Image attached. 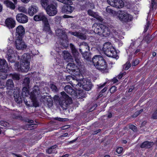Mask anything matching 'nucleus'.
Here are the masks:
<instances>
[{
    "label": "nucleus",
    "instance_id": "obj_48",
    "mask_svg": "<svg viewBox=\"0 0 157 157\" xmlns=\"http://www.w3.org/2000/svg\"><path fill=\"white\" fill-rule=\"evenodd\" d=\"M18 10L19 11L23 13H26L27 10L25 8L22 6H19L18 7Z\"/></svg>",
    "mask_w": 157,
    "mask_h": 157
},
{
    "label": "nucleus",
    "instance_id": "obj_53",
    "mask_svg": "<svg viewBox=\"0 0 157 157\" xmlns=\"http://www.w3.org/2000/svg\"><path fill=\"white\" fill-rule=\"evenodd\" d=\"M139 63V60L138 59H135L133 60L132 63V66H135L137 65Z\"/></svg>",
    "mask_w": 157,
    "mask_h": 157
},
{
    "label": "nucleus",
    "instance_id": "obj_24",
    "mask_svg": "<svg viewBox=\"0 0 157 157\" xmlns=\"http://www.w3.org/2000/svg\"><path fill=\"white\" fill-rule=\"evenodd\" d=\"M88 13L89 15L95 18L97 20L100 21H102V19L101 17L98 15L97 13L93 12L91 10H88Z\"/></svg>",
    "mask_w": 157,
    "mask_h": 157
},
{
    "label": "nucleus",
    "instance_id": "obj_56",
    "mask_svg": "<svg viewBox=\"0 0 157 157\" xmlns=\"http://www.w3.org/2000/svg\"><path fill=\"white\" fill-rule=\"evenodd\" d=\"M129 128L132 130L134 132L136 131L137 130L136 127L133 125H130L129 126Z\"/></svg>",
    "mask_w": 157,
    "mask_h": 157
},
{
    "label": "nucleus",
    "instance_id": "obj_19",
    "mask_svg": "<svg viewBox=\"0 0 157 157\" xmlns=\"http://www.w3.org/2000/svg\"><path fill=\"white\" fill-rule=\"evenodd\" d=\"M105 54L107 56L113 58H116L117 56V53L113 47L109 50H106Z\"/></svg>",
    "mask_w": 157,
    "mask_h": 157
},
{
    "label": "nucleus",
    "instance_id": "obj_39",
    "mask_svg": "<svg viewBox=\"0 0 157 157\" xmlns=\"http://www.w3.org/2000/svg\"><path fill=\"white\" fill-rule=\"evenodd\" d=\"M81 54L83 57L86 60H89L91 58V57H90L91 54L89 52H83Z\"/></svg>",
    "mask_w": 157,
    "mask_h": 157
},
{
    "label": "nucleus",
    "instance_id": "obj_31",
    "mask_svg": "<svg viewBox=\"0 0 157 157\" xmlns=\"http://www.w3.org/2000/svg\"><path fill=\"white\" fill-rule=\"evenodd\" d=\"M154 144L153 142H149L147 141L142 143L140 145L141 148L146 147L150 148L152 145Z\"/></svg>",
    "mask_w": 157,
    "mask_h": 157
},
{
    "label": "nucleus",
    "instance_id": "obj_1",
    "mask_svg": "<svg viewBox=\"0 0 157 157\" xmlns=\"http://www.w3.org/2000/svg\"><path fill=\"white\" fill-rule=\"evenodd\" d=\"M30 56L29 54H24L21 57V64L19 62L16 63L14 64L15 68L18 71L27 72L29 69V62Z\"/></svg>",
    "mask_w": 157,
    "mask_h": 157
},
{
    "label": "nucleus",
    "instance_id": "obj_49",
    "mask_svg": "<svg viewBox=\"0 0 157 157\" xmlns=\"http://www.w3.org/2000/svg\"><path fill=\"white\" fill-rule=\"evenodd\" d=\"M0 125L4 127H7L9 126V124L4 121H1L0 122Z\"/></svg>",
    "mask_w": 157,
    "mask_h": 157
},
{
    "label": "nucleus",
    "instance_id": "obj_26",
    "mask_svg": "<svg viewBox=\"0 0 157 157\" xmlns=\"http://www.w3.org/2000/svg\"><path fill=\"white\" fill-rule=\"evenodd\" d=\"M0 68L1 69H5V71H9V68L8 67L7 63L4 59L0 60Z\"/></svg>",
    "mask_w": 157,
    "mask_h": 157
},
{
    "label": "nucleus",
    "instance_id": "obj_62",
    "mask_svg": "<svg viewBox=\"0 0 157 157\" xmlns=\"http://www.w3.org/2000/svg\"><path fill=\"white\" fill-rule=\"evenodd\" d=\"M60 19V17H59L57 16L55 18V21L57 23H58L59 22Z\"/></svg>",
    "mask_w": 157,
    "mask_h": 157
},
{
    "label": "nucleus",
    "instance_id": "obj_52",
    "mask_svg": "<svg viewBox=\"0 0 157 157\" xmlns=\"http://www.w3.org/2000/svg\"><path fill=\"white\" fill-rule=\"evenodd\" d=\"M117 90V87L115 86H112L110 89L111 93H113L115 92Z\"/></svg>",
    "mask_w": 157,
    "mask_h": 157
},
{
    "label": "nucleus",
    "instance_id": "obj_11",
    "mask_svg": "<svg viewBox=\"0 0 157 157\" xmlns=\"http://www.w3.org/2000/svg\"><path fill=\"white\" fill-rule=\"evenodd\" d=\"M45 8L47 13L50 16H55L57 13L56 7L53 4L48 6Z\"/></svg>",
    "mask_w": 157,
    "mask_h": 157
},
{
    "label": "nucleus",
    "instance_id": "obj_29",
    "mask_svg": "<svg viewBox=\"0 0 157 157\" xmlns=\"http://www.w3.org/2000/svg\"><path fill=\"white\" fill-rule=\"evenodd\" d=\"M75 77H72V76H71L70 75H68L66 77V80L67 81H69L70 80H72L73 81V82H72V81H71V84L72 85V82H73V84H75V80H76V83H78V82H79V79L78 78V76H76L75 75Z\"/></svg>",
    "mask_w": 157,
    "mask_h": 157
},
{
    "label": "nucleus",
    "instance_id": "obj_28",
    "mask_svg": "<svg viewBox=\"0 0 157 157\" xmlns=\"http://www.w3.org/2000/svg\"><path fill=\"white\" fill-rule=\"evenodd\" d=\"M43 99L44 100L43 101L46 103L48 107H51L52 106L53 101L51 98H50L49 97H44Z\"/></svg>",
    "mask_w": 157,
    "mask_h": 157
},
{
    "label": "nucleus",
    "instance_id": "obj_32",
    "mask_svg": "<svg viewBox=\"0 0 157 157\" xmlns=\"http://www.w3.org/2000/svg\"><path fill=\"white\" fill-rule=\"evenodd\" d=\"M4 4L7 7L12 10H14L15 8V6L14 4L10 1L5 0L4 1Z\"/></svg>",
    "mask_w": 157,
    "mask_h": 157
},
{
    "label": "nucleus",
    "instance_id": "obj_38",
    "mask_svg": "<svg viewBox=\"0 0 157 157\" xmlns=\"http://www.w3.org/2000/svg\"><path fill=\"white\" fill-rule=\"evenodd\" d=\"M28 122L29 123L32 124H29L26 125L28 127V129L30 130L34 129L35 128L34 125L36 126V124L34 125V124H33L34 123V121L33 120H29Z\"/></svg>",
    "mask_w": 157,
    "mask_h": 157
},
{
    "label": "nucleus",
    "instance_id": "obj_3",
    "mask_svg": "<svg viewBox=\"0 0 157 157\" xmlns=\"http://www.w3.org/2000/svg\"><path fill=\"white\" fill-rule=\"evenodd\" d=\"M61 96L60 97L57 95L55 96L54 99L55 101H58L59 105L63 109H67L68 105L72 103V100L64 91L61 92Z\"/></svg>",
    "mask_w": 157,
    "mask_h": 157
},
{
    "label": "nucleus",
    "instance_id": "obj_6",
    "mask_svg": "<svg viewBox=\"0 0 157 157\" xmlns=\"http://www.w3.org/2000/svg\"><path fill=\"white\" fill-rule=\"evenodd\" d=\"M117 18L122 22L130 21L132 19L131 15L121 10L117 12Z\"/></svg>",
    "mask_w": 157,
    "mask_h": 157
},
{
    "label": "nucleus",
    "instance_id": "obj_30",
    "mask_svg": "<svg viewBox=\"0 0 157 157\" xmlns=\"http://www.w3.org/2000/svg\"><path fill=\"white\" fill-rule=\"evenodd\" d=\"M113 47L111 43L107 42L104 44L102 49L105 53L106 52V50H109L112 48Z\"/></svg>",
    "mask_w": 157,
    "mask_h": 157
},
{
    "label": "nucleus",
    "instance_id": "obj_2",
    "mask_svg": "<svg viewBox=\"0 0 157 157\" xmlns=\"http://www.w3.org/2000/svg\"><path fill=\"white\" fill-rule=\"evenodd\" d=\"M92 61L94 66L97 69L103 73L107 72L106 63L101 56L95 55L92 58Z\"/></svg>",
    "mask_w": 157,
    "mask_h": 157
},
{
    "label": "nucleus",
    "instance_id": "obj_63",
    "mask_svg": "<svg viewBox=\"0 0 157 157\" xmlns=\"http://www.w3.org/2000/svg\"><path fill=\"white\" fill-rule=\"evenodd\" d=\"M149 24H150V22H148L147 23V25L146 26V28H145V30H144V31L145 32H146L147 31L148 29V27H149Z\"/></svg>",
    "mask_w": 157,
    "mask_h": 157
},
{
    "label": "nucleus",
    "instance_id": "obj_36",
    "mask_svg": "<svg viewBox=\"0 0 157 157\" xmlns=\"http://www.w3.org/2000/svg\"><path fill=\"white\" fill-rule=\"evenodd\" d=\"M70 47L71 49L72 53H73L74 56H78V51L75 48V46L74 45L72 44H70Z\"/></svg>",
    "mask_w": 157,
    "mask_h": 157
},
{
    "label": "nucleus",
    "instance_id": "obj_33",
    "mask_svg": "<svg viewBox=\"0 0 157 157\" xmlns=\"http://www.w3.org/2000/svg\"><path fill=\"white\" fill-rule=\"evenodd\" d=\"M63 57L66 61L68 62L72 61V59L71 58V56L70 53L67 51H65L63 52Z\"/></svg>",
    "mask_w": 157,
    "mask_h": 157
},
{
    "label": "nucleus",
    "instance_id": "obj_61",
    "mask_svg": "<svg viewBox=\"0 0 157 157\" xmlns=\"http://www.w3.org/2000/svg\"><path fill=\"white\" fill-rule=\"evenodd\" d=\"M9 42L10 43H12L13 42V37L10 36V37H9L8 39Z\"/></svg>",
    "mask_w": 157,
    "mask_h": 157
},
{
    "label": "nucleus",
    "instance_id": "obj_43",
    "mask_svg": "<svg viewBox=\"0 0 157 157\" xmlns=\"http://www.w3.org/2000/svg\"><path fill=\"white\" fill-rule=\"evenodd\" d=\"M30 82V80L29 78H26L24 80V85L26 86H29Z\"/></svg>",
    "mask_w": 157,
    "mask_h": 157
},
{
    "label": "nucleus",
    "instance_id": "obj_10",
    "mask_svg": "<svg viewBox=\"0 0 157 157\" xmlns=\"http://www.w3.org/2000/svg\"><path fill=\"white\" fill-rule=\"evenodd\" d=\"M108 3L112 7L117 9L123 7L124 3L122 0H107Z\"/></svg>",
    "mask_w": 157,
    "mask_h": 157
},
{
    "label": "nucleus",
    "instance_id": "obj_27",
    "mask_svg": "<svg viewBox=\"0 0 157 157\" xmlns=\"http://www.w3.org/2000/svg\"><path fill=\"white\" fill-rule=\"evenodd\" d=\"M20 91L19 90H17V92L14 91L13 92L14 97L16 101L18 103H20L21 102L22 100L20 96Z\"/></svg>",
    "mask_w": 157,
    "mask_h": 157
},
{
    "label": "nucleus",
    "instance_id": "obj_4",
    "mask_svg": "<svg viewBox=\"0 0 157 157\" xmlns=\"http://www.w3.org/2000/svg\"><path fill=\"white\" fill-rule=\"evenodd\" d=\"M92 29L101 37H106L110 34L108 27L102 24H94L92 26Z\"/></svg>",
    "mask_w": 157,
    "mask_h": 157
},
{
    "label": "nucleus",
    "instance_id": "obj_15",
    "mask_svg": "<svg viewBox=\"0 0 157 157\" xmlns=\"http://www.w3.org/2000/svg\"><path fill=\"white\" fill-rule=\"evenodd\" d=\"M34 20L36 21H42L43 22L48 20V18L46 15L43 12L38 13L34 17Z\"/></svg>",
    "mask_w": 157,
    "mask_h": 157
},
{
    "label": "nucleus",
    "instance_id": "obj_47",
    "mask_svg": "<svg viewBox=\"0 0 157 157\" xmlns=\"http://www.w3.org/2000/svg\"><path fill=\"white\" fill-rule=\"evenodd\" d=\"M143 111V109H141L139 111H137L133 115H132V117H135L138 116L141 112Z\"/></svg>",
    "mask_w": 157,
    "mask_h": 157
},
{
    "label": "nucleus",
    "instance_id": "obj_55",
    "mask_svg": "<svg viewBox=\"0 0 157 157\" xmlns=\"http://www.w3.org/2000/svg\"><path fill=\"white\" fill-rule=\"evenodd\" d=\"M152 118L153 119H157V109L152 114Z\"/></svg>",
    "mask_w": 157,
    "mask_h": 157
},
{
    "label": "nucleus",
    "instance_id": "obj_50",
    "mask_svg": "<svg viewBox=\"0 0 157 157\" xmlns=\"http://www.w3.org/2000/svg\"><path fill=\"white\" fill-rule=\"evenodd\" d=\"M50 87L51 89L53 91L56 92L58 91V89L56 85L52 84L50 85Z\"/></svg>",
    "mask_w": 157,
    "mask_h": 157
},
{
    "label": "nucleus",
    "instance_id": "obj_57",
    "mask_svg": "<svg viewBox=\"0 0 157 157\" xmlns=\"http://www.w3.org/2000/svg\"><path fill=\"white\" fill-rule=\"evenodd\" d=\"M151 39L148 36H146L145 38V40L147 44L149 43L151 40Z\"/></svg>",
    "mask_w": 157,
    "mask_h": 157
},
{
    "label": "nucleus",
    "instance_id": "obj_34",
    "mask_svg": "<svg viewBox=\"0 0 157 157\" xmlns=\"http://www.w3.org/2000/svg\"><path fill=\"white\" fill-rule=\"evenodd\" d=\"M6 85L7 89L12 90L14 87L13 80L11 79H8L6 82Z\"/></svg>",
    "mask_w": 157,
    "mask_h": 157
},
{
    "label": "nucleus",
    "instance_id": "obj_9",
    "mask_svg": "<svg viewBox=\"0 0 157 157\" xmlns=\"http://www.w3.org/2000/svg\"><path fill=\"white\" fill-rule=\"evenodd\" d=\"M15 45L16 48L18 50H23L26 49L27 45L22 40V37H16Z\"/></svg>",
    "mask_w": 157,
    "mask_h": 157
},
{
    "label": "nucleus",
    "instance_id": "obj_7",
    "mask_svg": "<svg viewBox=\"0 0 157 157\" xmlns=\"http://www.w3.org/2000/svg\"><path fill=\"white\" fill-rule=\"evenodd\" d=\"M72 86L73 87H75V86H82V87L86 91L90 90L92 87L91 83L90 82L87 81L84 78L82 80L79 79V82H78V83L73 84V82H72Z\"/></svg>",
    "mask_w": 157,
    "mask_h": 157
},
{
    "label": "nucleus",
    "instance_id": "obj_23",
    "mask_svg": "<svg viewBox=\"0 0 157 157\" xmlns=\"http://www.w3.org/2000/svg\"><path fill=\"white\" fill-rule=\"evenodd\" d=\"M65 91L69 94L72 95H75V91L70 86L67 85L64 87Z\"/></svg>",
    "mask_w": 157,
    "mask_h": 157
},
{
    "label": "nucleus",
    "instance_id": "obj_59",
    "mask_svg": "<svg viewBox=\"0 0 157 157\" xmlns=\"http://www.w3.org/2000/svg\"><path fill=\"white\" fill-rule=\"evenodd\" d=\"M113 35L114 37L116 38H120V35L117 32H114V34H113Z\"/></svg>",
    "mask_w": 157,
    "mask_h": 157
},
{
    "label": "nucleus",
    "instance_id": "obj_46",
    "mask_svg": "<svg viewBox=\"0 0 157 157\" xmlns=\"http://www.w3.org/2000/svg\"><path fill=\"white\" fill-rule=\"evenodd\" d=\"M13 48H11L8 49L7 51V55L9 56L10 55H13Z\"/></svg>",
    "mask_w": 157,
    "mask_h": 157
},
{
    "label": "nucleus",
    "instance_id": "obj_42",
    "mask_svg": "<svg viewBox=\"0 0 157 157\" xmlns=\"http://www.w3.org/2000/svg\"><path fill=\"white\" fill-rule=\"evenodd\" d=\"M131 66V63L129 62H128L123 65V69L125 70H128Z\"/></svg>",
    "mask_w": 157,
    "mask_h": 157
},
{
    "label": "nucleus",
    "instance_id": "obj_5",
    "mask_svg": "<svg viewBox=\"0 0 157 157\" xmlns=\"http://www.w3.org/2000/svg\"><path fill=\"white\" fill-rule=\"evenodd\" d=\"M40 95V93L39 87L37 86H35L33 91L31 92L30 94V98L32 101L33 104L31 105L28 103V101L26 100H25L24 102L25 104L28 107L33 106L35 107H37L38 104L36 103V100Z\"/></svg>",
    "mask_w": 157,
    "mask_h": 157
},
{
    "label": "nucleus",
    "instance_id": "obj_17",
    "mask_svg": "<svg viewBox=\"0 0 157 157\" xmlns=\"http://www.w3.org/2000/svg\"><path fill=\"white\" fill-rule=\"evenodd\" d=\"M79 51L81 53L90 52V47L88 44L85 42L80 43L79 44Z\"/></svg>",
    "mask_w": 157,
    "mask_h": 157
},
{
    "label": "nucleus",
    "instance_id": "obj_51",
    "mask_svg": "<svg viewBox=\"0 0 157 157\" xmlns=\"http://www.w3.org/2000/svg\"><path fill=\"white\" fill-rule=\"evenodd\" d=\"M12 78L13 79L16 80H19L20 78L19 75L17 74H14L12 75Z\"/></svg>",
    "mask_w": 157,
    "mask_h": 157
},
{
    "label": "nucleus",
    "instance_id": "obj_13",
    "mask_svg": "<svg viewBox=\"0 0 157 157\" xmlns=\"http://www.w3.org/2000/svg\"><path fill=\"white\" fill-rule=\"evenodd\" d=\"M56 34L59 37L63 40H66L67 39V36L64 30L57 29L56 30Z\"/></svg>",
    "mask_w": 157,
    "mask_h": 157
},
{
    "label": "nucleus",
    "instance_id": "obj_45",
    "mask_svg": "<svg viewBox=\"0 0 157 157\" xmlns=\"http://www.w3.org/2000/svg\"><path fill=\"white\" fill-rule=\"evenodd\" d=\"M7 58L8 60L11 63L13 62L14 61V55L7 56Z\"/></svg>",
    "mask_w": 157,
    "mask_h": 157
},
{
    "label": "nucleus",
    "instance_id": "obj_44",
    "mask_svg": "<svg viewBox=\"0 0 157 157\" xmlns=\"http://www.w3.org/2000/svg\"><path fill=\"white\" fill-rule=\"evenodd\" d=\"M75 60L76 63L79 65H81L82 63V60L78 57V56H75Z\"/></svg>",
    "mask_w": 157,
    "mask_h": 157
},
{
    "label": "nucleus",
    "instance_id": "obj_8",
    "mask_svg": "<svg viewBox=\"0 0 157 157\" xmlns=\"http://www.w3.org/2000/svg\"><path fill=\"white\" fill-rule=\"evenodd\" d=\"M66 69L69 73H71V72H72L71 73L73 74V75L77 76H82V75H80L79 69L74 63H68L67 65Z\"/></svg>",
    "mask_w": 157,
    "mask_h": 157
},
{
    "label": "nucleus",
    "instance_id": "obj_21",
    "mask_svg": "<svg viewBox=\"0 0 157 157\" xmlns=\"http://www.w3.org/2000/svg\"><path fill=\"white\" fill-rule=\"evenodd\" d=\"M38 10V7L35 5H32L29 7L28 10V13L30 16H33Z\"/></svg>",
    "mask_w": 157,
    "mask_h": 157
},
{
    "label": "nucleus",
    "instance_id": "obj_41",
    "mask_svg": "<svg viewBox=\"0 0 157 157\" xmlns=\"http://www.w3.org/2000/svg\"><path fill=\"white\" fill-rule=\"evenodd\" d=\"M106 12L110 14L114 15L116 13V12L110 8L109 6H107L106 9Z\"/></svg>",
    "mask_w": 157,
    "mask_h": 157
},
{
    "label": "nucleus",
    "instance_id": "obj_60",
    "mask_svg": "<svg viewBox=\"0 0 157 157\" xmlns=\"http://www.w3.org/2000/svg\"><path fill=\"white\" fill-rule=\"evenodd\" d=\"M118 78H117V77H114L112 80V81L113 82V83H116L118 81Z\"/></svg>",
    "mask_w": 157,
    "mask_h": 157
},
{
    "label": "nucleus",
    "instance_id": "obj_37",
    "mask_svg": "<svg viewBox=\"0 0 157 157\" xmlns=\"http://www.w3.org/2000/svg\"><path fill=\"white\" fill-rule=\"evenodd\" d=\"M22 95L23 97H27L29 95V92L27 87H24L22 90Z\"/></svg>",
    "mask_w": 157,
    "mask_h": 157
},
{
    "label": "nucleus",
    "instance_id": "obj_40",
    "mask_svg": "<svg viewBox=\"0 0 157 157\" xmlns=\"http://www.w3.org/2000/svg\"><path fill=\"white\" fill-rule=\"evenodd\" d=\"M40 3L42 7L45 8L49 3L48 0H40Z\"/></svg>",
    "mask_w": 157,
    "mask_h": 157
},
{
    "label": "nucleus",
    "instance_id": "obj_25",
    "mask_svg": "<svg viewBox=\"0 0 157 157\" xmlns=\"http://www.w3.org/2000/svg\"><path fill=\"white\" fill-rule=\"evenodd\" d=\"M69 33L71 34L78 37V38L82 40H85L86 38V36L84 34L78 32H69Z\"/></svg>",
    "mask_w": 157,
    "mask_h": 157
},
{
    "label": "nucleus",
    "instance_id": "obj_22",
    "mask_svg": "<svg viewBox=\"0 0 157 157\" xmlns=\"http://www.w3.org/2000/svg\"><path fill=\"white\" fill-rule=\"evenodd\" d=\"M74 10V7L70 5L64 6L63 7L62 10L64 13H71Z\"/></svg>",
    "mask_w": 157,
    "mask_h": 157
},
{
    "label": "nucleus",
    "instance_id": "obj_58",
    "mask_svg": "<svg viewBox=\"0 0 157 157\" xmlns=\"http://www.w3.org/2000/svg\"><path fill=\"white\" fill-rule=\"evenodd\" d=\"M123 150V148L122 147H119L118 148L117 150H116V152L118 153V154H121Z\"/></svg>",
    "mask_w": 157,
    "mask_h": 157
},
{
    "label": "nucleus",
    "instance_id": "obj_18",
    "mask_svg": "<svg viewBox=\"0 0 157 157\" xmlns=\"http://www.w3.org/2000/svg\"><path fill=\"white\" fill-rule=\"evenodd\" d=\"M42 30L43 31L49 34H52V31L48 20L43 22Z\"/></svg>",
    "mask_w": 157,
    "mask_h": 157
},
{
    "label": "nucleus",
    "instance_id": "obj_54",
    "mask_svg": "<svg viewBox=\"0 0 157 157\" xmlns=\"http://www.w3.org/2000/svg\"><path fill=\"white\" fill-rule=\"evenodd\" d=\"M125 73H121L120 74L117 76V78L118 79H121L125 75Z\"/></svg>",
    "mask_w": 157,
    "mask_h": 157
},
{
    "label": "nucleus",
    "instance_id": "obj_12",
    "mask_svg": "<svg viewBox=\"0 0 157 157\" xmlns=\"http://www.w3.org/2000/svg\"><path fill=\"white\" fill-rule=\"evenodd\" d=\"M16 18L18 22L21 23H25L28 21V17L22 13L17 14L16 16Z\"/></svg>",
    "mask_w": 157,
    "mask_h": 157
},
{
    "label": "nucleus",
    "instance_id": "obj_64",
    "mask_svg": "<svg viewBox=\"0 0 157 157\" xmlns=\"http://www.w3.org/2000/svg\"><path fill=\"white\" fill-rule=\"evenodd\" d=\"M52 150L51 149L48 148L46 150V152L49 154H50L52 152Z\"/></svg>",
    "mask_w": 157,
    "mask_h": 157
},
{
    "label": "nucleus",
    "instance_id": "obj_35",
    "mask_svg": "<svg viewBox=\"0 0 157 157\" xmlns=\"http://www.w3.org/2000/svg\"><path fill=\"white\" fill-rule=\"evenodd\" d=\"M8 71H5V69H0V78L5 79L7 77L6 72Z\"/></svg>",
    "mask_w": 157,
    "mask_h": 157
},
{
    "label": "nucleus",
    "instance_id": "obj_20",
    "mask_svg": "<svg viewBox=\"0 0 157 157\" xmlns=\"http://www.w3.org/2000/svg\"><path fill=\"white\" fill-rule=\"evenodd\" d=\"M134 45V43H132L129 46L127 52H129L132 55L136 54L137 53L139 52L140 51V49L138 48L135 50V47Z\"/></svg>",
    "mask_w": 157,
    "mask_h": 157
},
{
    "label": "nucleus",
    "instance_id": "obj_14",
    "mask_svg": "<svg viewBox=\"0 0 157 157\" xmlns=\"http://www.w3.org/2000/svg\"><path fill=\"white\" fill-rule=\"evenodd\" d=\"M6 26L9 29L14 28L16 25V21L14 19L11 18H8L5 21Z\"/></svg>",
    "mask_w": 157,
    "mask_h": 157
},
{
    "label": "nucleus",
    "instance_id": "obj_16",
    "mask_svg": "<svg viewBox=\"0 0 157 157\" xmlns=\"http://www.w3.org/2000/svg\"><path fill=\"white\" fill-rule=\"evenodd\" d=\"M16 37H22L25 33V29L22 25L18 26L16 29Z\"/></svg>",
    "mask_w": 157,
    "mask_h": 157
}]
</instances>
